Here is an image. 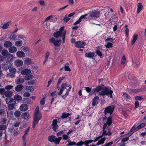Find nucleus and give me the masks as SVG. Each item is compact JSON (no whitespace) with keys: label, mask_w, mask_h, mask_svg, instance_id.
<instances>
[{"label":"nucleus","mask_w":146,"mask_h":146,"mask_svg":"<svg viewBox=\"0 0 146 146\" xmlns=\"http://www.w3.org/2000/svg\"><path fill=\"white\" fill-rule=\"evenodd\" d=\"M62 139V137L61 136L57 138L54 135H52L48 137V140L51 142H54L58 144Z\"/></svg>","instance_id":"obj_1"},{"label":"nucleus","mask_w":146,"mask_h":146,"mask_svg":"<svg viewBox=\"0 0 146 146\" xmlns=\"http://www.w3.org/2000/svg\"><path fill=\"white\" fill-rule=\"evenodd\" d=\"M42 115H34L33 124L32 125V127L34 128L35 127L36 125L38 124L39 120H40L42 118Z\"/></svg>","instance_id":"obj_2"},{"label":"nucleus","mask_w":146,"mask_h":146,"mask_svg":"<svg viewBox=\"0 0 146 146\" xmlns=\"http://www.w3.org/2000/svg\"><path fill=\"white\" fill-rule=\"evenodd\" d=\"M88 16V19H89L97 18L99 17L100 15L99 12L97 11H92L89 13Z\"/></svg>","instance_id":"obj_3"},{"label":"nucleus","mask_w":146,"mask_h":146,"mask_svg":"<svg viewBox=\"0 0 146 146\" xmlns=\"http://www.w3.org/2000/svg\"><path fill=\"white\" fill-rule=\"evenodd\" d=\"M114 108L115 106L113 105L108 106L105 109L104 113L105 115H106L108 113H110V115H111L112 113Z\"/></svg>","instance_id":"obj_4"},{"label":"nucleus","mask_w":146,"mask_h":146,"mask_svg":"<svg viewBox=\"0 0 146 146\" xmlns=\"http://www.w3.org/2000/svg\"><path fill=\"white\" fill-rule=\"evenodd\" d=\"M113 91L110 90H106L105 91H102L99 92V94L100 95L104 96L107 95L110 97L111 98H112V94L113 93Z\"/></svg>","instance_id":"obj_5"},{"label":"nucleus","mask_w":146,"mask_h":146,"mask_svg":"<svg viewBox=\"0 0 146 146\" xmlns=\"http://www.w3.org/2000/svg\"><path fill=\"white\" fill-rule=\"evenodd\" d=\"M112 134V133L111 132L110 130L108 127L106 126H103V133L102 135H111Z\"/></svg>","instance_id":"obj_6"},{"label":"nucleus","mask_w":146,"mask_h":146,"mask_svg":"<svg viewBox=\"0 0 146 146\" xmlns=\"http://www.w3.org/2000/svg\"><path fill=\"white\" fill-rule=\"evenodd\" d=\"M57 122L58 121L56 119H54L52 121V126L53 130L54 131H56V130L58 129V125L57 124Z\"/></svg>","instance_id":"obj_7"},{"label":"nucleus","mask_w":146,"mask_h":146,"mask_svg":"<svg viewBox=\"0 0 146 146\" xmlns=\"http://www.w3.org/2000/svg\"><path fill=\"white\" fill-rule=\"evenodd\" d=\"M9 72L11 73L8 74L9 76L13 78L15 77V75L16 72V69L15 68L12 67L9 69Z\"/></svg>","instance_id":"obj_8"},{"label":"nucleus","mask_w":146,"mask_h":146,"mask_svg":"<svg viewBox=\"0 0 146 146\" xmlns=\"http://www.w3.org/2000/svg\"><path fill=\"white\" fill-rule=\"evenodd\" d=\"M86 44L82 41H78L75 43L76 46L78 48H84Z\"/></svg>","instance_id":"obj_9"},{"label":"nucleus","mask_w":146,"mask_h":146,"mask_svg":"<svg viewBox=\"0 0 146 146\" xmlns=\"http://www.w3.org/2000/svg\"><path fill=\"white\" fill-rule=\"evenodd\" d=\"M107 120V122L105 123L103 125L104 126L107 127V125L109 126L112 123V119L111 116L109 117Z\"/></svg>","instance_id":"obj_10"},{"label":"nucleus","mask_w":146,"mask_h":146,"mask_svg":"<svg viewBox=\"0 0 146 146\" xmlns=\"http://www.w3.org/2000/svg\"><path fill=\"white\" fill-rule=\"evenodd\" d=\"M2 68L4 69H8L11 66V63L9 62H6L5 64H2Z\"/></svg>","instance_id":"obj_11"},{"label":"nucleus","mask_w":146,"mask_h":146,"mask_svg":"<svg viewBox=\"0 0 146 146\" xmlns=\"http://www.w3.org/2000/svg\"><path fill=\"white\" fill-rule=\"evenodd\" d=\"M59 31L61 32L62 34V38L63 42H65V37L66 34V31H64V29L63 27H61L59 29Z\"/></svg>","instance_id":"obj_12"},{"label":"nucleus","mask_w":146,"mask_h":146,"mask_svg":"<svg viewBox=\"0 0 146 146\" xmlns=\"http://www.w3.org/2000/svg\"><path fill=\"white\" fill-rule=\"evenodd\" d=\"M28 106L26 104H22L20 107V110L22 111H25L28 109Z\"/></svg>","instance_id":"obj_13"},{"label":"nucleus","mask_w":146,"mask_h":146,"mask_svg":"<svg viewBox=\"0 0 146 146\" xmlns=\"http://www.w3.org/2000/svg\"><path fill=\"white\" fill-rule=\"evenodd\" d=\"M5 101L7 104H11L13 103H14V104H15L16 103V101L15 100L11 98H7L6 99Z\"/></svg>","instance_id":"obj_14"},{"label":"nucleus","mask_w":146,"mask_h":146,"mask_svg":"<svg viewBox=\"0 0 146 146\" xmlns=\"http://www.w3.org/2000/svg\"><path fill=\"white\" fill-rule=\"evenodd\" d=\"M15 64L17 66L19 67L23 65V62L21 60L18 59L15 60Z\"/></svg>","instance_id":"obj_15"},{"label":"nucleus","mask_w":146,"mask_h":146,"mask_svg":"<svg viewBox=\"0 0 146 146\" xmlns=\"http://www.w3.org/2000/svg\"><path fill=\"white\" fill-rule=\"evenodd\" d=\"M17 56L19 58H23L25 56V53L22 51H18L16 53Z\"/></svg>","instance_id":"obj_16"},{"label":"nucleus","mask_w":146,"mask_h":146,"mask_svg":"<svg viewBox=\"0 0 146 146\" xmlns=\"http://www.w3.org/2000/svg\"><path fill=\"white\" fill-rule=\"evenodd\" d=\"M67 87V85L66 83H64L62 84L61 85V89L58 94L60 95L62 94L64 89L66 88Z\"/></svg>","instance_id":"obj_17"},{"label":"nucleus","mask_w":146,"mask_h":146,"mask_svg":"<svg viewBox=\"0 0 146 146\" xmlns=\"http://www.w3.org/2000/svg\"><path fill=\"white\" fill-rule=\"evenodd\" d=\"M31 72V70L27 69L23 70L21 72L22 74L23 75H26L30 74Z\"/></svg>","instance_id":"obj_18"},{"label":"nucleus","mask_w":146,"mask_h":146,"mask_svg":"<svg viewBox=\"0 0 146 146\" xmlns=\"http://www.w3.org/2000/svg\"><path fill=\"white\" fill-rule=\"evenodd\" d=\"M23 118L25 120H28L29 119L30 117V115H29V113L25 112L22 114Z\"/></svg>","instance_id":"obj_19"},{"label":"nucleus","mask_w":146,"mask_h":146,"mask_svg":"<svg viewBox=\"0 0 146 146\" xmlns=\"http://www.w3.org/2000/svg\"><path fill=\"white\" fill-rule=\"evenodd\" d=\"M99 99V97L97 96L94 98L92 103V106H93L96 105L98 104V101Z\"/></svg>","instance_id":"obj_20"},{"label":"nucleus","mask_w":146,"mask_h":146,"mask_svg":"<svg viewBox=\"0 0 146 146\" xmlns=\"http://www.w3.org/2000/svg\"><path fill=\"white\" fill-rule=\"evenodd\" d=\"M24 88V86L21 84H19L15 87V90L16 91L20 92Z\"/></svg>","instance_id":"obj_21"},{"label":"nucleus","mask_w":146,"mask_h":146,"mask_svg":"<svg viewBox=\"0 0 146 146\" xmlns=\"http://www.w3.org/2000/svg\"><path fill=\"white\" fill-rule=\"evenodd\" d=\"M137 13H139L143 8V6L142 4L140 3H138L137 4Z\"/></svg>","instance_id":"obj_22"},{"label":"nucleus","mask_w":146,"mask_h":146,"mask_svg":"<svg viewBox=\"0 0 146 146\" xmlns=\"http://www.w3.org/2000/svg\"><path fill=\"white\" fill-rule=\"evenodd\" d=\"M102 88V87L101 86H98L96 87L94 89H93L92 92L93 93L98 92L101 90Z\"/></svg>","instance_id":"obj_23"},{"label":"nucleus","mask_w":146,"mask_h":146,"mask_svg":"<svg viewBox=\"0 0 146 146\" xmlns=\"http://www.w3.org/2000/svg\"><path fill=\"white\" fill-rule=\"evenodd\" d=\"M62 35V33L61 32L58 31H56L54 33L53 36L56 38H58L61 36Z\"/></svg>","instance_id":"obj_24"},{"label":"nucleus","mask_w":146,"mask_h":146,"mask_svg":"<svg viewBox=\"0 0 146 146\" xmlns=\"http://www.w3.org/2000/svg\"><path fill=\"white\" fill-rule=\"evenodd\" d=\"M12 45V43L9 41H5L4 44V46L6 48H10Z\"/></svg>","instance_id":"obj_25"},{"label":"nucleus","mask_w":146,"mask_h":146,"mask_svg":"<svg viewBox=\"0 0 146 146\" xmlns=\"http://www.w3.org/2000/svg\"><path fill=\"white\" fill-rule=\"evenodd\" d=\"M9 50L10 52L13 53L17 51V48L15 47L11 46L9 48Z\"/></svg>","instance_id":"obj_26"},{"label":"nucleus","mask_w":146,"mask_h":146,"mask_svg":"<svg viewBox=\"0 0 146 146\" xmlns=\"http://www.w3.org/2000/svg\"><path fill=\"white\" fill-rule=\"evenodd\" d=\"M32 62L31 59V58H25L24 61V63L27 65H29L31 64Z\"/></svg>","instance_id":"obj_27"},{"label":"nucleus","mask_w":146,"mask_h":146,"mask_svg":"<svg viewBox=\"0 0 146 146\" xmlns=\"http://www.w3.org/2000/svg\"><path fill=\"white\" fill-rule=\"evenodd\" d=\"M123 96L124 99L126 100H130L131 99V98L128 94L125 93L123 92Z\"/></svg>","instance_id":"obj_28"},{"label":"nucleus","mask_w":146,"mask_h":146,"mask_svg":"<svg viewBox=\"0 0 146 146\" xmlns=\"http://www.w3.org/2000/svg\"><path fill=\"white\" fill-rule=\"evenodd\" d=\"M61 40H55L54 43V45L55 46H60L61 44Z\"/></svg>","instance_id":"obj_29"},{"label":"nucleus","mask_w":146,"mask_h":146,"mask_svg":"<svg viewBox=\"0 0 146 146\" xmlns=\"http://www.w3.org/2000/svg\"><path fill=\"white\" fill-rule=\"evenodd\" d=\"M34 78L33 75L32 74H29L25 76V79L26 80H31Z\"/></svg>","instance_id":"obj_30"},{"label":"nucleus","mask_w":146,"mask_h":146,"mask_svg":"<svg viewBox=\"0 0 146 146\" xmlns=\"http://www.w3.org/2000/svg\"><path fill=\"white\" fill-rule=\"evenodd\" d=\"M12 92L9 90H7L5 92L4 94L7 97H10L12 95Z\"/></svg>","instance_id":"obj_31"},{"label":"nucleus","mask_w":146,"mask_h":146,"mask_svg":"<svg viewBox=\"0 0 146 146\" xmlns=\"http://www.w3.org/2000/svg\"><path fill=\"white\" fill-rule=\"evenodd\" d=\"M23 41L21 40L16 41L15 42V45L17 47H20L22 45Z\"/></svg>","instance_id":"obj_32"},{"label":"nucleus","mask_w":146,"mask_h":146,"mask_svg":"<svg viewBox=\"0 0 146 146\" xmlns=\"http://www.w3.org/2000/svg\"><path fill=\"white\" fill-rule=\"evenodd\" d=\"M138 35L137 34H135L133 36L132 41L131 42V45H133L137 39Z\"/></svg>","instance_id":"obj_33"},{"label":"nucleus","mask_w":146,"mask_h":146,"mask_svg":"<svg viewBox=\"0 0 146 146\" xmlns=\"http://www.w3.org/2000/svg\"><path fill=\"white\" fill-rule=\"evenodd\" d=\"M70 115V114L69 113L64 112L62 113L61 117L62 119H65L68 117Z\"/></svg>","instance_id":"obj_34"},{"label":"nucleus","mask_w":146,"mask_h":146,"mask_svg":"<svg viewBox=\"0 0 146 146\" xmlns=\"http://www.w3.org/2000/svg\"><path fill=\"white\" fill-rule=\"evenodd\" d=\"M14 100L16 101H21L22 100V97L20 95L17 94L15 95L14 96Z\"/></svg>","instance_id":"obj_35"},{"label":"nucleus","mask_w":146,"mask_h":146,"mask_svg":"<svg viewBox=\"0 0 146 146\" xmlns=\"http://www.w3.org/2000/svg\"><path fill=\"white\" fill-rule=\"evenodd\" d=\"M7 60L11 61L13 59L14 57L13 56L9 53L5 56Z\"/></svg>","instance_id":"obj_36"},{"label":"nucleus","mask_w":146,"mask_h":146,"mask_svg":"<svg viewBox=\"0 0 146 146\" xmlns=\"http://www.w3.org/2000/svg\"><path fill=\"white\" fill-rule=\"evenodd\" d=\"M94 55V53L93 52L87 53L85 54V56L87 57L90 58L93 57Z\"/></svg>","instance_id":"obj_37"},{"label":"nucleus","mask_w":146,"mask_h":146,"mask_svg":"<svg viewBox=\"0 0 146 146\" xmlns=\"http://www.w3.org/2000/svg\"><path fill=\"white\" fill-rule=\"evenodd\" d=\"M106 139V138L105 137L102 138L100 140L98 141V142L96 143V145L98 146L100 144H103Z\"/></svg>","instance_id":"obj_38"},{"label":"nucleus","mask_w":146,"mask_h":146,"mask_svg":"<svg viewBox=\"0 0 146 146\" xmlns=\"http://www.w3.org/2000/svg\"><path fill=\"white\" fill-rule=\"evenodd\" d=\"M39 114L41 115L40 111L39 110V107L38 106H37L36 107L35 110L34 115H39Z\"/></svg>","instance_id":"obj_39"},{"label":"nucleus","mask_w":146,"mask_h":146,"mask_svg":"<svg viewBox=\"0 0 146 146\" xmlns=\"http://www.w3.org/2000/svg\"><path fill=\"white\" fill-rule=\"evenodd\" d=\"M11 22L10 21H9L7 22L6 23L3 24V26H2L1 27L3 29H7L9 27Z\"/></svg>","instance_id":"obj_40"},{"label":"nucleus","mask_w":146,"mask_h":146,"mask_svg":"<svg viewBox=\"0 0 146 146\" xmlns=\"http://www.w3.org/2000/svg\"><path fill=\"white\" fill-rule=\"evenodd\" d=\"M89 14H86L84 15H82L79 18L82 21H83L84 19H85L88 18V16Z\"/></svg>","instance_id":"obj_41"},{"label":"nucleus","mask_w":146,"mask_h":146,"mask_svg":"<svg viewBox=\"0 0 146 146\" xmlns=\"http://www.w3.org/2000/svg\"><path fill=\"white\" fill-rule=\"evenodd\" d=\"M143 89H130L129 90V92H133L134 93H135L139 91H142Z\"/></svg>","instance_id":"obj_42"},{"label":"nucleus","mask_w":146,"mask_h":146,"mask_svg":"<svg viewBox=\"0 0 146 146\" xmlns=\"http://www.w3.org/2000/svg\"><path fill=\"white\" fill-rule=\"evenodd\" d=\"M8 51L5 49L3 50L1 52V54L3 56L5 57L8 54Z\"/></svg>","instance_id":"obj_43"},{"label":"nucleus","mask_w":146,"mask_h":146,"mask_svg":"<svg viewBox=\"0 0 146 146\" xmlns=\"http://www.w3.org/2000/svg\"><path fill=\"white\" fill-rule=\"evenodd\" d=\"M14 115L16 117H19L20 116L21 112L20 111H16L14 113Z\"/></svg>","instance_id":"obj_44"},{"label":"nucleus","mask_w":146,"mask_h":146,"mask_svg":"<svg viewBox=\"0 0 146 146\" xmlns=\"http://www.w3.org/2000/svg\"><path fill=\"white\" fill-rule=\"evenodd\" d=\"M8 104V109L10 110H12L14 108V106L15 105V104H14V103L11 104Z\"/></svg>","instance_id":"obj_45"},{"label":"nucleus","mask_w":146,"mask_h":146,"mask_svg":"<svg viewBox=\"0 0 146 146\" xmlns=\"http://www.w3.org/2000/svg\"><path fill=\"white\" fill-rule=\"evenodd\" d=\"M7 120V119L6 118H3L0 121V123L2 125H5L6 124Z\"/></svg>","instance_id":"obj_46"},{"label":"nucleus","mask_w":146,"mask_h":146,"mask_svg":"<svg viewBox=\"0 0 146 146\" xmlns=\"http://www.w3.org/2000/svg\"><path fill=\"white\" fill-rule=\"evenodd\" d=\"M133 64L134 66L137 67L140 65V63L138 60H136L134 62H133Z\"/></svg>","instance_id":"obj_47"},{"label":"nucleus","mask_w":146,"mask_h":146,"mask_svg":"<svg viewBox=\"0 0 146 146\" xmlns=\"http://www.w3.org/2000/svg\"><path fill=\"white\" fill-rule=\"evenodd\" d=\"M7 128V126L5 125H0V130H5Z\"/></svg>","instance_id":"obj_48"},{"label":"nucleus","mask_w":146,"mask_h":146,"mask_svg":"<svg viewBox=\"0 0 146 146\" xmlns=\"http://www.w3.org/2000/svg\"><path fill=\"white\" fill-rule=\"evenodd\" d=\"M26 89L27 90H29L31 92H32L34 90L32 86H27Z\"/></svg>","instance_id":"obj_49"},{"label":"nucleus","mask_w":146,"mask_h":146,"mask_svg":"<svg viewBox=\"0 0 146 146\" xmlns=\"http://www.w3.org/2000/svg\"><path fill=\"white\" fill-rule=\"evenodd\" d=\"M138 129H137V127H136L135 125H134L133 126L131 130L133 132H134Z\"/></svg>","instance_id":"obj_50"},{"label":"nucleus","mask_w":146,"mask_h":146,"mask_svg":"<svg viewBox=\"0 0 146 146\" xmlns=\"http://www.w3.org/2000/svg\"><path fill=\"white\" fill-rule=\"evenodd\" d=\"M52 17V15H50L45 20V21L44 22V23H45V22H46V24H47V23L49 21H50Z\"/></svg>","instance_id":"obj_51"},{"label":"nucleus","mask_w":146,"mask_h":146,"mask_svg":"<svg viewBox=\"0 0 146 146\" xmlns=\"http://www.w3.org/2000/svg\"><path fill=\"white\" fill-rule=\"evenodd\" d=\"M105 46L107 48H111L113 46V44L110 42H108L105 45Z\"/></svg>","instance_id":"obj_52"},{"label":"nucleus","mask_w":146,"mask_h":146,"mask_svg":"<svg viewBox=\"0 0 146 146\" xmlns=\"http://www.w3.org/2000/svg\"><path fill=\"white\" fill-rule=\"evenodd\" d=\"M23 50L25 52L29 51L30 50L29 47L27 46H25L23 47Z\"/></svg>","instance_id":"obj_53"},{"label":"nucleus","mask_w":146,"mask_h":146,"mask_svg":"<svg viewBox=\"0 0 146 146\" xmlns=\"http://www.w3.org/2000/svg\"><path fill=\"white\" fill-rule=\"evenodd\" d=\"M30 93L28 92H25L23 94V96L25 97H29L30 96Z\"/></svg>","instance_id":"obj_54"},{"label":"nucleus","mask_w":146,"mask_h":146,"mask_svg":"<svg viewBox=\"0 0 146 146\" xmlns=\"http://www.w3.org/2000/svg\"><path fill=\"white\" fill-rule=\"evenodd\" d=\"M93 142H94V140H87L84 143L86 145H88L89 143H91Z\"/></svg>","instance_id":"obj_55"},{"label":"nucleus","mask_w":146,"mask_h":146,"mask_svg":"<svg viewBox=\"0 0 146 146\" xmlns=\"http://www.w3.org/2000/svg\"><path fill=\"white\" fill-rule=\"evenodd\" d=\"M126 61V58L124 56H123L122 57V58L121 60V64H125Z\"/></svg>","instance_id":"obj_56"},{"label":"nucleus","mask_w":146,"mask_h":146,"mask_svg":"<svg viewBox=\"0 0 146 146\" xmlns=\"http://www.w3.org/2000/svg\"><path fill=\"white\" fill-rule=\"evenodd\" d=\"M96 53L100 57H102V52L99 50H97L96 52Z\"/></svg>","instance_id":"obj_57"},{"label":"nucleus","mask_w":146,"mask_h":146,"mask_svg":"<svg viewBox=\"0 0 146 146\" xmlns=\"http://www.w3.org/2000/svg\"><path fill=\"white\" fill-rule=\"evenodd\" d=\"M25 103L27 104H31V100L29 98H26L25 99Z\"/></svg>","instance_id":"obj_58"},{"label":"nucleus","mask_w":146,"mask_h":146,"mask_svg":"<svg viewBox=\"0 0 146 146\" xmlns=\"http://www.w3.org/2000/svg\"><path fill=\"white\" fill-rule=\"evenodd\" d=\"M145 125V123H142L137 126V129H139L143 127Z\"/></svg>","instance_id":"obj_59"},{"label":"nucleus","mask_w":146,"mask_h":146,"mask_svg":"<svg viewBox=\"0 0 146 146\" xmlns=\"http://www.w3.org/2000/svg\"><path fill=\"white\" fill-rule=\"evenodd\" d=\"M135 98L136 100H141L143 99L142 96H139L135 97Z\"/></svg>","instance_id":"obj_60"},{"label":"nucleus","mask_w":146,"mask_h":146,"mask_svg":"<svg viewBox=\"0 0 146 146\" xmlns=\"http://www.w3.org/2000/svg\"><path fill=\"white\" fill-rule=\"evenodd\" d=\"M55 40V38L53 37H51L49 39V41L51 43H54Z\"/></svg>","instance_id":"obj_61"},{"label":"nucleus","mask_w":146,"mask_h":146,"mask_svg":"<svg viewBox=\"0 0 146 146\" xmlns=\"http://www.w3.org/2000/svg\"><path fill=\"white\" fill-rule=\"evenodd\" d=\"M63 131H60L58 132L56 134L57 136H60L63 134Z\"/></svg>","instance_id":"obj_62"},{"label":"nucleus","mask_w":146,"mask_h":146,"mask_svg":"<svg viewBox=\"0 0 146 146\" xmlns=\"http://www.w3.org/2000/svg\"><path fill=\"white\" fill-rule=\"evenodd\" d=\"M135 108H138L139 106V102L137 101H136L135 103Z\"/></svg>","instance_id":"obj_63"},{"label":"nucleus","mask_w":146,"mask_h":146,"mask_svg":"<svg viewBox=\"0 0 146 146\" xmlns=\"http://www.w3.org/2000/svg\"><path fill=\"white\" fill-rule=\"evenodd\" d=\"M62 138L63 140H67L68 138V135L64 134L62 136Z\"/></svg>","instance_id":"obj_64"}]
</instances>
